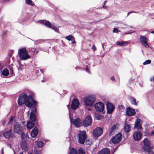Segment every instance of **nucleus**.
<instances>
[{
    "label": "nucleus",
    "instance_id": "obj_61",
    "mask_svg": "<svg viewBox=\"0 0 154 154\" xmlns=\"http://www.w3.org/2000/svg\"><path fill=\"white\" fill-rule=\"evenodd\" d=\"M139 85H140V86L141 87H142V85L140 83L139 84Z\"/></svg>",
    "mask_w": 154,
    "mask_h": 154
},
{
    "label": "nucleus",
    "instance_id": "obj_52",
    "mask_svg": "<svg viewBox=\"0 0 154 154\" xmlns=\"http://www.w3.org/2000/svg\"><path fill=\"white\" fill-rule=\"evenodd\" d=\"M107 8V7L105 6V5H103V9H106Z\"/></svg>",
    "mask_w": 154,
    "mask_h": 154
},
{
    "label": "nucleus",
    "instance_id": "obj_56",
    "mask_svg": "<svg viewBox=\"0 0 154 154\" xmlns=\"http://www.w3.org/2000/svg\"><path fill=\"white\" fill-rule=\"evenodd\" d=\"M107 2V1H104V2H103L104 5H105V4Z\"/></svg>",
    "mask_w": 154,
    "mask_h": 154
},
{
    "label": "nucleus",
    "instance_id": "obj_20",
    "mask_svg": "<svg viewBox=\"0 0 154 154\" xmlns=\"http://www.w3.org/2000/svg\"><path fill=\"white\" fill-rule=\"evenodd\" d=\"M65 38L68 41H71L72 42V44H75L76 43L75 38L72 35H69L66 36L65 37Z\"/></svg>",
    "mask_w": 154,
    "mask_h": 154
},
{
    "label": "nucleus",
    "instance_id": "obj_45",
    "mask_svg": "<svg viewBox=\"0 0 154 154\" xmlns=\"http://www.w3.org/2000/svg\"><path fill=\"white\" fill-rule=\"evenodd\" d=\"M137 13L138 12H136L133 11L129 12L127 14V16H128L130 14H131V13Z\"/></svg>",
    "mask_w": 154,
    "mask_h": 154
},
{
    "label": "nucleus",
    "instance_id": "obj_43",
    "mask_svg": "<svg viewBox=\"0 0 154 154\" xmlns=\"http://www.w3.org/2000/svg\"><path fill=\"white\" fill-rule=\"evenodd\" d=\"M30 51H32L34 53H35V51H36V48H32L30 49H29Z\"/></svg>",
    "mask_w": 154,
    "mask_h": 154
},
{
    "label": "nucleus",
    "instance_id": "obj_25",
    "mask_svg": "<svg viewBox=\"0 0 154 154\" xmlns=\"http://www.w3.org/2000/svg\"><path fill=\"white\" fill-rule=\"evenodd\" d=\"M131 126L130 125L125 123L124 124V129L126 133L129 132L131 130Z\"/></svg>",
    "mask_w": 154,
    "mask_h": 154
},
{
    "label": "nucleus",
    "instance_id": "obj_5",
    "mask_svg": "<svg viewBox=\"0 0 154 154\" xmlns=\"http://www.w3.org/2000/svg\"><path fill=\"white\" fill-rule=\"evenodd\" d=\"M21 126L19 123L16 122L14 124V131L15 133L20 134L21 137L23 138V135L24 134L22 129L21 128Z\"/></svg>",
    "mask_w": 154,
    "mask_h": 154
},
{
    "label": "nucleus",
    "instance_id": "obj_46",
    "mask_svg": "<svg viewBox=\"0 0 154 154\" xmlns=\"http://www.w3.org/2000/svg\"><path fill=\"white\" fill-rule=\"evenodd\" d=\"M111 79L112 81L115 82L116 81L114 77V76H112L111 78Z\"/></svg>",
    "mask_w": 154,
    "mask_h": 154
},
{
    "label": "nucleus",
    "instance_id": "obj_55",
    "mask_svg": "<svg viewBox=\"0 0 154 154\" xmlns=\"http://www.w3.org/2000/svg\"><path fill=\"white\" fill-rule=\"evenodd\" d=\"M2 154H4L3 149H2L1 150Z\"/></svg>",
    "mask_w": 154,
    "mask_h": 154
},
{
    "label": "nucleus",
    "instance_id": "obj_64",
    "mask_svg": "<svg viewBox=\"0 0 154 154\" xmlns=\"http://www.w3.org/2000/svg\"><path fill=\"white\" fill-rule=\"evenodd\" d=\"M88 109L89 111H91V109H89V108H88Z\"/></svg>",
    "mask_w": 154,
    "mask_h": 154
},
{
    "label": "nucleus",
    "instance_id": "obj_16",
    "mask_svg": "<svg viewBox=\"0 0 154 154\" xmlns=\"http://www.w3.org/2000/svg\"><path fill=\"white\" fill-rule=\"evenodd\" d=\"M20 146L22 150L25 151H27L28 150L27 143L25 140H23L21 142Z\"/></svg>",
    "mask_w": 154,
    "mask_h": 154
},
{
    "label": "nucleus",
    "instance_id": "obj_22",
    "mask_svg": "<svg viewBox=\"0 0 154 154\" xmlns=\"http://www.w3.org/2000/svg\"><path fill=\"white\" fill-rule=\"evenodd\" d=\"M39 22L42 24H44L47 27H51V23L46 20H40Z\"/></svg>",
    "mask_w": 154,
    "mask_h": 154
},
{
    "label": "nucleus",
    "instance_id": "obj_24",
    "mask_svg": "<svg viewBox=\"0 0 154 154\" xmlns=\"http://www.w3.org/2000/svg\"><path fill=\"white\" fill-rule=\"evenodd\" d=\"M35 125V124L33 122L29 121L27 122L26 126L27 128L29 130L33 128Z\"/></svg>",
    "mask_w": 154,
    "mask_h": 154
},
{
    "label": "nucleus",
    "instance_id": "obj_11",
    "mask_svg": "<svg viewBox=\"0 0 154 154\" xmlns=\"http://www.w3.org/2000/svg\"><path fill=\"white\" fill-rule=\"evenodd\" d=\"M93 134L96 137L100 136L103 133V130L101 128L97 127L93 131Z\"/></svg>",
    "mask_w": 154,
    "mask_h": 154
},
{
    "label": "nucleus",
    "instance_id": "obj_62",
    "mask_svg": "<svg viewBox=\"0 0 154 154\" xmlns=\"http://www.w3.org/2000/svg\"><path fill=\"white\" fill-rule=\"evenodd\" d=\"M102 47L103 48H104V44H102Z\"/></svg>",
    "mask_w": 154,
    "mask_h": 154
},
{
    "label": "nucleus",
    "instance_id": "obj_12",
    "mask_svg": "<svg viewBox=\"0 0 154 154\" xmlns=\"http://www.w3.org/2000/svg\"><path fill=\"white\" fill-rule=\"evenodd\" d=\"M106 106L107 109V114H111L114 111L115 108L114 106L110 102H107Z\"/></svg>",
    "mask_w": 154,
    "mask_h": 154
},
{
    "label": "nucleus",
    "instance_id": "obj_34",
    "mask_svg": "<svg viewBox=\"0 0 154 154\" xmlns=\"http://www.w3.org/2000/svg\"><path fill=\"white\" fill-rule=\"evenodd\" d=\"M116 127V125H113L110 129L109 131V134L111 135L113 132L115 131L114 130Z\"/></svg>",
    "mask_w": 154,
    "mask_h": 154
},
{
    "label": "nucleus",
    "instance_id": "obj_2",
    "mask_svg": "<svg viewBox=\"0 0 154 154\" xmlns=\"http://www.w3.org/2000/svg\"><path fill=\"white\" fill-rule=\"evenodd\" d=\"M18 54L20 59L23 60H26L30 58L27 53L26 48H24L19 50Z\"/></svg>",
    "mask_w": 154,
    "mask_h": 154
},
{
    "label": "nucleus",
    "instance_id": "obj_47",
    "mask_svg": "<svg viewBox=\"0 0 154 154\" xmlns=\"http://www.w3.org/2000/svg\"><path fill=\"white\" fill-rule=\"evenodd\" d=\"M34 151L35 154H40L39 152L36 149H34Z\"/></svg>",
    "mask_w": 154,
    "mask_h": 154
},
{
    "label": "nucleus",
    "instance_id": "obj_23",
    "mask_svg": "<svg viewBox=\"0 0 154 154\" xmlns=\"http://www.w3.org/2000/svg\"><path fill=\"white\" fill-rule=\"evenodd\" d=\"M116 44L119 46H125L128 44L127 42L122 41L121 42L117 41L116 42Z\"/></svg>",
    "mask_w": 154,
    "mask_h": 154
},
{
    "label": "nucleus",
    "instance_id": "obj_41",
    "mask_svg": "<svg viewBox=\"0 0 154 154\" xmlns=\"http://www.w3.org/2000/svg\"><path fill=\"white\" fill-rule=\"evenodd\" d=\"M84 70L88 73H91L89 69L88 68V66L86 67L84 69Z\"/></svg>",
    "mask_w": 154,
    "mask_h": 154
},
{
    "label": "nucleus",
    "instance_id": "obj_18",
    "mask_svg": "<svg viewBox=\"0 0 154 154\" xmlns=\"http://www.w3.org/2000/svg\"><path fill=\"white\" fill-rule=\"evenodd\" d=\"M38 134V130L37 127H35L31 132V135L33 138H35Z\"/></svg>",
    "mask_w": 154,
    "mask_h": 154
},
{
    "label": "nucleus",
    "instance_id": "obj_28",
    "mask_svg": "<svg viewBox=\"0 0 154 154\" xmlns=\"http://www.w3.org/2000/svg\"><path fill=\"white\" fill-rule=\"evenodd\" d=\"M35 144L39 148H42L44 145L43 142L42 141L36 140L35 142Z\"/></svg>",
    "mask_w": 154,
    "mask_h": 154
},
{
    "label": "nucleus",
    "instance_id": "obj_40",
    "mask_svg": "<svg viewBox=\"0 0 154 154\" xmlns=\"http://www.w3.org/2000/svg\"><path fill=\"white\" fill-rule=\"evenodd\" d=\"M9 69L10 70V73L11 74V76L13 75L14 73V72L13 71L12 67H11V66H10V67L9 68Z\"/></svg>",
    "mask_w": 154,
    "mask_h": 154
},
{
    "label": "nucleus",
    "instance_id": "obj_42",
    "mask_svg": "<svg viewBox=\"0 0 154 154\" xmlns=\"http://www.w3.org/2000/svg\"><path fill=\"white\" fill-rule=\"evenodd\" d=\"M14 117L13 116H11L9 119L8 123H11L14 120Z\"/></svg>",
    "mask_w": 154,
    "mask_h": 154
},
{
    "label": "nucleus",
    "instance_id": "obj_39",
    "mask_svg": "<svg viewBox=\"0 0 154 154\" xmlns=\"http://www.w3.org/2000/svg\"><path fill=\"white\" fill-rule=\"evenodd\" d=\"M87 145H88L89 146H90L91 144V141L89 139H87L85 141Z\"/></svg>",
    "mask_w": 154,
    "mask_h": 154
},
{
    "label": "nucleus",
    "instance_id": "obj_14",
    "mask_svg": "<svg viewBox=\"0 0 154 154\" xmlns=\"http://www.w3.org/2000/svg\"><path fill=\"white\" fill-rule=\"evenodd\" d=\"M70 122L71 123H73L74 125L78 127L80 124V120L79 118H77L76 119L74 120L70 116Z\"/></svg>",
    "mask_w": 154,
    "mask_h": 154
},
{
    "label": "nucleus",
    "instance_id": "obj_19",
    "mask_svg": "<svg viewBox=\"0 0 154 154\" xmlns=\"http://www.w3.org/2000/svg\"><path fill=\"white\" fill-rule=\"evenodd\" d=\"M12 129H9L8 131H6L4 132L3 134V136L6 138H8L10 137L12 134Z\"/></svg>",
    "mask_w": 154,
    "mask_h": 154
},
{
    "label": "nucleus",
    "instance_id": "obj_44",
    "mask_svg": "<svg viewBox=\"0 0 154 154\" xmlns=\"http://www.w3.org/2000/svg\"><path fill=\"white\" fill-rule=\"evenodd\" d=\"M119 108L120 109H124L125 108V107L124 106L122 105H119Z\"/></svg>",
    "mask_w": 154,
    "mask_h": 154
},
{
    "label": "nucleus",
    "instance_id": "obj_36",
    "mask_svg": "<svg viewBox=\"0 0 154 154\" xmlns=\"http://www.w3.org/2000/svg\"><path fill=\"white\" fill-rule=\"evenodd\" d=\"M79 154H86L83 149H80L78 150Z\"/></svg>",
    "mask_w": 154,
    "mask_h": 154
},
{
    "label": "nucleus",
    "instance_id": "obj_35",
    "mask_svg": "<svg viewBox=\"0 0 154 154\" xmlns=\"http://www.w3.org/2000/svg\"><path fill=\"white\" fill-rule=\"evenodd\" d=\"M70 154H79V152H77L76 149L72 148L70 152Z\"/></svg>",
    "mask_w": 154,
    "mask_h": 154
},
{
    "label": "nucleus",
    "instance_id": "obj_15",
    "mask_svg": "<svg viewBox=\"0 0 154 154\" xmlns=\"http://www.w3.org/2000/svg\"><path fill=\"white\" fill-rule=\"evenodd\" d=\"M135 110L130 107H128L126 109V115L128 116H132L135 114Z\"/></svg>",
    "mask_w": 154,
    "mask_h": 154
},
{
    "label": "nucleus",
    "instance_id": "obj_7",
    "mask_svg": "<svg viewBox=\"0 0 154 154\" xmlns=\"http://www.w3.org/2000/svg\"><path fill=\"white\" fill-rule=\"evenodd\" d=\"M95 110L99 112H102L104 109V105L100 102L96 103L94 105Z\"/></svg>",
    "mask_w": 154,
    "mask_h": 154
},
{
    "label": "nucleus",
    "instance_id": "obj_31",
    "mask_svg": "<svg viewBox=\"0 0 154 154\" xmlns=\"http://www.w3.org/2000/svg\"><path fill=\"white\" fill-rule=\"evenodd\" d=\"M152 148L151 147L150 148L146 149L144 150V152H148V154H154V152L152 150Z\"/></svg>",
    "mask_w": 154,
    "mask_h": 154
},
{
    "label": "nucleus",
    "instance_id": "obj_60",
    "mask_svg": "<svg viewBox=\"0 0 154 154\" xmlns=\"http://www.w3.org/2000/svg\"><path fill=\"white\" fill-rule=\"evenodd\" d=\"M151 33L154 34V30L151 32Z\"/></svg>",
    "mask_w": 154,
    "mask_h": 154
},
{
    "label": "nucleus",
    "instance_id": "obj_53",
    "mask_svg": "<svg viewBox=\"0 0 154 154\" xmlns=\"http://www.w3.org/2000/svg\"><path fill=\"white\" fill-rule=\"evenodd\" d=\"M149 16H154V13H152V14L149 13Z\"/></svg>",
    "mask_w": 154,
    "mask_h": 154
},
{
    "label": "nucleus",
    "instance_id": "obj_59",
    "mask_svg": "<svg viewBox=\"0 0 154 154\" xmlns=\"http://www.w3.org/2000/svg\"><path fill=\"white\" fill-rule=\"evenodd\" d=\"M40 71H41V72L42 73H43V71L41 69H40Z\"/></svg>",
    "mask_w": 154,
    "mask_h": 154
},
{
    "label": "nucleus",
    "instance_id": "obj_50",
    "mask_svg": "<svg viewBox=\"0 0 154 154\" xmlns=\"http://www.w3.org/2000/svg\"><path fill=\"white\" fill-rule=\"evenodd\" d=\"M134 80V79L131 78L129 81V82L130 83H131L132 82H133Z\"/></svg>",
    "mask_w": 154,
    "mask_h": 154
},
{
    "label": "nucleus",
    "instance_id": "obj_3",
    "mask_svg": "<svg viewBox=\"0 0 154 154\" xmlns=\"http://www.w3.org/2000/svg\"><path fill=\"white\" fill-rule=\"evenodd\" d=\"M77 134L79 143L80 144H84L87 137L86 131H79Z\"/></svg>",
    "mask_w": 154,
    "mask_h": 154
},
{
    "label": "nucleus",
    "instance_id": "obj_29",
    "mask_svg": "<svg viewBox=\"0 0 154 154\" xmlns=\"http://www.w3.org/2000/svg\"><path fill=\"white\" fill-rule=\"evenodd\" d=\"M37 103L36 104V105H37ZM35 106H36V105H33L31 107V112L30 114H35L37 112V110Z\"/></svg>",
    "mask_w": 154,
    "mask_h": 154
},
{
    "label": "nucleus",
    "instance_id": "obj_32",
    "mask_svg": "<svg viewBox=\"0 0 154 154\" xmlns=\"http://www.w3.org/2000/svg\"><path fill=\"white\" fill-rule=\"evenodd\" d=\"M29 118L31 122H34L36 120V116L35 114H30Z\"/></svg>",
    "mask_w": 154,
    "mask_h": 154
},
{
    "label": "nucleus",
    "instance_id": "obj_17",
    "mask_svg": "<svg viewBox=\"0 0 154 154\" xmlns=\"http://www.w3.org/2000/svg\"><path fill=\"white\" fill-rule=\"evenodd\" d=\"M143 143L144 146L143 147V150L151 148L149 145V142L147 138H145L143 140Z\"/></svg>",
    "mask_w": 154,
    "mask_h": 154
},
{
    "label": "nucleus",
    "instance_id": "obj_37",
    "mask_svg": "<svg viewBox=\"0 0 154 154\" xmlns=\"http://www.w3.org/2000/svg\"><path fill=\"white\" fill-rule=\"evenodd\" d=\"M26 2L28 5L31 6H33L34 5V4L33 3L32 1H26Z\"/></svg>",
    "mask_w": 154,
    "mask_h": 154
},
{
    "label": "nucleus",
    "instance_id": "obj_4",
    "mask_svg": "<svg viewBox=\"0 0 154 154\" xmlns=\"http://www.w3.org/2000/svg\"><path fill=\"white\" fill-rule=\"evenodd\" d=\"M96 97L94 95H91L85 98L84 101L86 106H93L95 101Z\"/></svg>",
    "mask_w": 154,
    "mask_h": 154
},
{
    "label": "nucleus",
    "instance_id": "obj_30",
    "mask_svg": "<svg viewBox=\"0 0 154 154\" xmlns=\"http://www.w3.org/2000/svg\"><path fill=\"white\" fill-rule=\"evenodd\" d=\"M2 74L5 76H8L9 74V72L8 69L7 68L4 69L2 72Z\"/></svg>",
    "mask_w": 154,
    "mask_h": 154
},
{
    "label": "nucleus",
    "instance_id": "obj_33",
    "mask_svg": "<svg viewBox=\"0 0 154 154\" xmlns=\"http://www.w3.org/2000/svg\"><path fill=\"white\" fill-rule=\"evenodd\" d=\"M51 27H48L50 28H51L56 32H58L59 31V29L58 26L55 25H52L51 23Z\"/></svg>",
    "mask_w": 154,
    "mask_h": 154
},
{
    "label": "nucleus",
    "instance_id": "obj_27",
    "mask_svg": "<svg viewBox=\"0 0 154 154\" xmlns=\"http://www.w3.org/2000/svg\"><path fill=\"white\" fill-rule=\"evenodd\" d=\"M129 99L130 100L132 104L136 106L137 105V102H138V101L136 102V100L135 98L130 97L129 98Z\"/></svg>",
    "mask_w": 154,
    "mask_h": 154
},
{
    "label": "nucleus",
    "instance_id": "obj_38",
    "mask_svg": "<svg viewBox=\"0 0 154 154\" xmlns=\"http://www.w3.org/2000/svg\"><path fill=\"white\" fill-rule=\"evenodd\" d=\"M151 63V61L149 60H146L143 63V65H146L147 64H149L150 63Z\"/></svg>",
    "mask_w": 154,
    "mask_h": 154
},
{
    "label": "nucleus",
    "instance_id": "obj_21",
    "mask_svg": "<svg viewBox=\"0 0 154 154\" xmlns=\"http://www.w3.org/2000/svg\"><path fill=\"white\" fill-rule=\"evenodd\" d=\"M141 121V120L140 119H137L135 123L134 127L137 129H140L142 128L141 125L140 123Z\"/></svg>",
    "mask_w": 154,
    "mask_h": 154
},
{
    "label": "nucleus",
    "instance_id": "obj_1",
    "mask_svg": "<svg viewBox=\"0 0 154 154\" xmlns=\"http://www.w3.org/2000/svg\"><path fill=\"white\" fill-rule=\"evenodd\" d=\"M29 96L26 93H23L20 94L17 100L19 105L22 106L25 104L27 107H31L33 105H36L38 102L33 98L34 95L33 93L29 90L28 91Z\"/></svg>",
    "mask_w": 154,
    "mask_h": 154
},
{
    "label": "nucleus",
    "instance_id": "obj_54",
    "mask_svg": "<svg viewBox=\"0 0 154 154\" xmlns=\"http://www.w3.org/2000/svg\"><path fill=\"white\" fill-rule=\"evenodd\" d=\"M151 134L154 135V131H152L151 132Z\"/></svg>",
    "mask_w": 154,
    "mask_h": 154
},
{
    "label": "nucleus",
    "instance_id": "obj_49",
    "mask_svg": "<svg viewBox=\"0 0 154 154\" xmlns=\"http://www.w3.org/2000/svg\"><path fill=\"white\" fill-rule=\"evenodd\" d=\"M92 48V49H93V50L94 51H95L96 50V48L94 45H93Z\"/></svg>",
    "mask_w": 154,
    "mask_h": 154
},
{
    "label": "nucleus",
    "instance_id": "obj_58",
    "mask_svg": "<svg viewBox=\"0 0 154 154\" xmlns=\"http://www.w3.org/2000/svg\"><path fill=\"white\" fill-rule=\"evenodd\" d=\"M38 52H39L38 51H36H36H35V53L37 54L38 53Z\"/></svg>",
    "mask_w": 154,
    "mask_h": 154
},
{
    "label": "nucleus",
    "instance_id": "obj_13",
    "mask_svg": "<svg viewBox=\"0 0 154 154\" xmlns=\"http://www.w3.org/2000/svg\"><path fill=\"white\" fill-rule=\"evenodd\" d=\"M79 102L77 99H74L71 104V109L73 110H76L79 107Z\"/></svg>",
    "mask_w": 154,
    "mask_h": 154
},
{
    "label": "nucleus",
    "instance_id": "obj_63",
    "mask_svg": "<svg viewBox=\"0 0 154 154\" xmlns=\"http://www.w3.org/2000/svg\"><path fill=\"white\" fill-rule=\"evenodd\" d=\"M39 49H40V50H41V51H43V49H42V48H40Z\"/></svg>",
    "mask_w": 154,
    "mask_h": 154
},
{
    "label": "nucleus",
    "instance_id": "obj_26",
    "mask_svg": "<svg viewBox=\"0 0 154 154\" xmlns=\"http://www.w3.org/2000/svg\"><path fill=\"white\" fill-rule=\"evenodd\" d=\"M109 150L107 149H103L99 152L98 154H110Z\"/></svg>",
    "mask_w": 154,
    "mask_h": 154
},
{
    "label": "nucleus",
    "instance_id": "obj_8",
    "mask_svg": "<svg viewBox=\"0 0 154 154\" xmlns=\"http://www.w3.org/2000/svg\"><path fill=\"white\" fill-rule=\"evenodd\" d=\"M142 133L139 131H135L133 134V138L136 141H138L140 140L142 138Z\"/></svg>",
    "mask_w": 154,
    "mask_h": 154
},
{
    "label": "nucleus",
    "instance_id": "obj_10",
    "mask_svg": "<svg viewBox=\"0 0 154 154\" xmlns=\"http://www.w3.org/2000/svg\"><path fill=\"white\" fill-rule=\"evenodd\" d=\"M140 41L141 43L146 48L149 47V45L148 44L147 39L145 36L141 35L140 37Z\"/></svg>",
    "mask_w": 154,
    "mask_h": 154
},
{
    "label": "nucleus",
    "instance_id": "obj_51",
    "mask_svg": "<svg viewBox=\"0 0 154 154\" xmlns=\"http://www.w3.org/2000/svg\"><path fill=\"white\" fill-rule=\"evenodd\" d=\"M150 80L151 81H153L154 82V76L153 77L152 79L150 78Z\"/></svg>",
    "mask_w": 154,
    "mask_h": 154
},
{
    "label": "nucleus",
    "instance_id": "obj_48",
    "mask_svg": "<svg viewBox=\"0 0 154 154\" xmlns=\"http://www.w3.org/2000/svg\"><path fill=\"white\" fill-rule=\"evenodd\" d=\"M118 32V29L117 28H114L113 30V32Z\"/></svg>",
    "mask_w": 154,
    "mask_h": 154
},
{
    "label": "nucleus",
    "instance_id": "obj_9",
    "mask_svg": "<svg viewBox=\"0 0 154 154\" xmlns=\"http://www.w3.org/2000/svg\"><path fill=\"white\" fill-rule=\"evenodd\" d=\"M92 118L91 116H88L86 117L83 122V125L85 127L90 126L92 124Z\"/></svg>",
    "mask_w": 154,
    "mask_h": 154
},
{
    "label": "nucleus",
    "instance_id": "obj_57",
    "mask_svg": "<svg viewBox=\"0 0 154 154\" xmlns=\"http://www.w3.org/2000/svg\"><path fill=\"white\" fill-rule=\"evenodd\" d=\"M132 32H127V33H125V34H130Z\"/></svg>",
    "mask_w": 154,
    "mask_h": 154
},
{
    "label": "nucleus",
    "instance_id": "obj_6",
    "mask_svg": "<svg viewBox=\"0 0 154 154\" xmlns=\"http://www.w3.org/2000/svg\"><path fill=\"white\" fill-rule=\"evenodd\" d=\"M122 137V134L121 133H119L113 137L111 139V141L114 144H117L121 141Z\"/></svg>",
    "mask_w": 154,
    "mask_h": 154
}]
</instances>
